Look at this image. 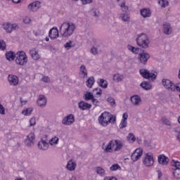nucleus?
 <instances>
[{
  "label": "nucleus",
  "mask_w": 180,
  "mask_h": 180,
  "mask_svg": "<svg viewBox=\"0 0 180 180\" xmlns=\"http://www.w3.org/2000/svg\"><path fill=\"white\" fill-rule=\"evenodd\" d=\"M123 148V142L119 139H112L108 142L107 146L103 145L102 149L104 153H115L120 151Z\"/></svg>",
  "instance_id": "f257e3e1"
},
{
  "label": "nucleus",
  "mask_w": 180,
  "mask_h": 180,
  "mask_svg": "<svg viewBox=\"0 0 180 180\" xmlns=\"http://www.w3.org/2000/svg\"><path fill=\"white\" fill-rule=\"evenodd\" d=\"M75 29H77V27L74 23L65 22L59 28L60 36H62V37H70L74 34Z\"/></svg>",
  "instance_id": "f03ea898"
},
{
  "label": "nucleus",
  "mask_w": 180,
  "mask_h": 180,
  "mask_svg": "<svg viewBox=\"0 0 180 180\" xmlns=\"http://www.w3.org/2000/svg\"><path fill=\"white\" fill-rule=\"evenodd\" d=\"M98 120L101 126L106 127L110 123H116V117L108 112H104L98 117Z\"/></svg>",
  "instance_id": "7ed1b4c3"
},
{
  "label": "nucleus",
  "mask_w": 180,
  "mask_h": 180,
  "mask_svg": "<svg viewBox=\"0 0 180 180\" xmlns=\"http://www.w3.org/2000/svg\"><path fill=\"white\" fill-rule=\"evenodd\" d=\"M136 44L141 49H148L150 46V38L144 33L139 34L136 38Z\"/></svg>",
  "instance_id": "20e7f679"
},
{
  "label": "nucleus",
  "mask_w": 180,
  "mask_h": 180,
  "mask_svg": "<svg viewBox=\"0 0 180 180\" xmlns=\"http://www.w3.org/2000/svg\"><path fill=\"white\" fill-rule=\"evenodd\" d=\"M140 75L145 78V79H151L152 81H155L157 79V72L152 70L148 71L147 69H141L139 70Z\"/></svg>",
  "instance_id": "39448f33"
},
{
  "label": "nucleus",
  "mask_w": 180,
  "mask_h": 180,
  "mask_svg": "<svg viewBox=\"0 0 180 180\" xmlns=\"http://www.w3.org/2000/svg\"><path fill=\"white\" fill-rule=\"evenodd\" d=\"M27 55L23 51H20L17 53V56L15 57V64L18 65H26L27 64Z\"/></svg>",
  "instance_id": "423d86ee"
},
{
  "label": "nucleus",
  "mask_w": 180,
  "mask_h": 180,
  "mask_svg": "<svg viewBox=\"0 0 180 180\" xmlns=\"http://www.w3.org/2000/svg\"><path fill=\"white\" fill-rule=\"evenodd\" d=\"M143 164L145 167H153L154 165V155L153 153L149 152L145 154L144 157L143 158Z\"/></svg>",
  "instance_id": "0eeeda50"
},
{
  "label": "nucleus",
  "mask_w": 180,
  "mask_h": 180,
  "mask_svg": "<svg viewBox=\"0 0 180 180\" xmlns=\"http://www.w3.org/2000/svg\"><path fill=\"white\" fill-rule=\"evenodd\" d=\"M162 84L167 91H175V84L168 79H162Z\"/></svg>",
  "instance_id": "6e6552de"
},
{
  "label": "nucleus",
  "mask_w": 180,
  "mask_h": 180,
  "mask_svg": "<svg viewBox=\"0 0 180 180\" xmlns=\"http://www.w3.org/2000/svg\"><path fill=\"white\" fill-rule=\"evenodd\" d=\"M138 60L141 64L146 65L147 64V61L150 60V53L146 51L139 53L138 55Z\"/></svg>",
  "instance_id": "1a4fd4ad"
},
{
  "label": "nucleus",
  "mask_w": 180,
  "mask_h": 180,
  "mask_svg": "<svg viewBox=\"0 0 180 180\" xmlns=\"http://www.w3.org/2000/svg\"><path fill=\"white\" fill-rule=\"evenodd\" d=\"M36 140V136L34 133H30L27 136V138L25 140V144L27 147H33L34 146V141Z\"/></svg>",
  "instance_id": "9d476101"
},
{
  "label": "nucleus",
  "mask_w": 180,
  "mask_h": 180,
  "mask_svg": "<svg viewBox=\"0 0 180 180\" xmlns=\"http://www.w3.org/2000/svg\"><path fill=\"white\" fill-rule=\"evenodd\" d=\"M141 155H143V149L136 148L131 154V160L133 162H136V161H139L141 158Z\"/></svg>",
  "instance_id": "9b49d317"
},
{
  "label": "nucleus",
  "mask_w": 180,
  "mask_h": 180,
  "mask_svg": "<svg viewBox=\"0 0 180 180\" xmlns=\"http://www.w3.org/2000/svg\"><path fill=\"white\" fill-rule=\"evenodd\" d=\"M3 27L7 33H12L13 30H18L19 29V26L17 24H11L9 22L4 23Z\"/></svg>",
  "instance_id": "f8f14e48"
},
{
  "label": "nucleus",
  "mask_w": 180,
  "mask_h": 180,
  "mask_svg": "<svg viewBox=\"0 0 180 180\" xmlns=\"http://www.w3.org/2000/svg\"><path fill=\"white\" fill-rule=\"evenodd\" d=\"M75 122V118L74 117V115L70 114L67 115L63 120L62 123L63 124H65V126H71L72 123Z\"/></svg>",
  "instance_id": "ddd939ff"
},
{
  "label": "nucleus",
  "mask_w": 180,
  "mask_h": 180,
  "mask_svg": "<svg viewBox=\"0 0 180 180\" xmlns=\"http://www.w3.org/2000/svg\"><path fill=\"white\" fill-rule=\"evenodd\" d=\"M130 101L134 106H140L141 105V97L139 95H134L130 97Z\"/></svg>",
  "instance_id": "4468645a"
},
{
  "label": "nucleus",
  "mask_w": 180,
  "mask_h": 180,
  "mask_svg": "<svg viewBox=\"0 0 180 180\" xmlns=\"http://www.w3.org/2000/svg\"><path fill=\"white\" fill-rule=\"evenodd\" d=\"M162 32L164 34L169 35L172 33V26L169 22H164L162 25Z\"/></svg>",
  "instance_id": "2eb2a0df"
},
{
  "label": "nucleus",
  "mask_w": 180,
  "mask_h": 180,
  "mask_svg": "<svg viewBox=\"0 0 180 180\" xmlns=\"http://www.w3.org/2000/svg\"><path fill=\"white\" fill-rule=\"evenodd\" d=\"M40 1H37L28 5L27 8L30 12H37L40 8Z\"/></svg>",
  "instance_id": "dca6fc26"
},
{
  "label": "nucleus",
  "mask_w": 180,
  "mask_h": 180,
  "mask_svg": "<svg viewBox=\"0 0 180 180\" xmlns=\"http://www.w3.org/2000/svg\"><path fill=\"white\" fill-rule=\"evenodd\" d=\"M8 81L11 86H16L19 84V77L16 75H9L8 77Z\"/></svg>",
  "instance_id": "f3484780"
},
{
  "label": "nucleus",
  "mask_w": 180,
  "mask_h": 180,
  "mask_svg": "<svg viewBox=\"0 0 180 180\" xmlns=\"http://www.w3.org/2000/svg\"><path fill=\"white\" fill-rule=\"evenodd\" d=\"M127 119H129V115L127 112H124L122 115V118L119 125L120 129H124L127 127Z\"/></svg>",
  "instance_id": "a211bd4d"
},
{
  "label": "nucleus",
  "mask_w": 180,
  "mask_h": 180,
  "mask_svg": "<svg viewBox=\"0 0 180 180\" xmlns=\"http://www.w3.org/2000/svg\"><path fill=\"white\" fill-rule=\"evenodd\" d=\"M78 107L80 110H89L92 108V105L82 101L78 103Z\"/></svg>",
  "instance_id": "6ab92c4d"
},
{
  "label": "nucleus",
  "mask_w": 180,
  "mask_h": 180,
  "mask_svg": "<svg viewBox=\"0 0 180 180\" xmlns=\"http://www.w3.org/2000/svg\"><path fill=\"white\" fill-rule=\"evenodd\" d=\"M37 103L38 105L40 106V108H44L46 105H47V98L46 96L43 94L39 95L38 100L37 101Z\"/></svg>",
  "instance_id": "aec40b11"
},
{
  "label": "nucleus",
  "mask_w": 180,
  "mask_h": 180,
  "mask_svg": "<svg viewBox=\"0 0 180 180\" xmlns=\"http://www.w3.org/2000/svg\"><path fill=\"white\" fill-rule=\"evenodd\" d=\"M158 161L161 165L165 166L169 162V159L165 155H159L158 157Z\"/></svg>",
  "instance_id": "412c9836"
},
{
  "label": "nucleus",
  "mask_w": 180,
  "mask_h": 180,
  "mask_svg": "<svg viewBox=\"0 0 180 180\" xmlns=\"http://www.w3.org/2000/svg\"><path fill=\"white\" fill-rule=\"evenodd\" d=\"M49 36L51 40L57 39L59 36L58 29H57V27H53L51 29L49 32Z\"/></svg>",
  "instance_id": "4be33fe9"
},
{
  "label": "nucleus",
  "mask_w": 180,
  "mask_h": 180,
  "mask_svg": "<svg viewBox=\"0 0 180 180\" xmlns=\"http://www.w3.org/2000/svg\"><path fill=\"white\" fill-rule=\"evenodd\" d=\"M66 168L68 171H75V168H77V162L74 160H69L66 165Z\"/></svg>",
  "instance_id": "5701e85b"
},
{
  "label": "nucleus",
  "mask_w": 180,
  "mask_h": 180,
  "mask_svg": "<svg viewBox=\"0 0 180 180\" xmlns=\"http://www.w3.org/2000/svg\"><path fill=\"white\" fill-rule=\"evenodd\" d=\"M30 55L33 60H40L41 56L39 54V51L36 49H32L30 51Z\"/></svg>",
  "instance_id": "b1692460"
},
{
  "label": "nucleus",
  "mask_w": 180,
  "mask_h": 180,
  "mask_svg": "<svg viewBox=\"0 0 180 180\" xmlns=\"http://www.w3.org/2000/svg\"><path fill=\"white\" fill-rule=\"evenodd\" d=\"M38 148H39V150H43L44 151L49 150V143L43 139H41L38 143Z\"/></svg>",
  "instance_id": "393cba45"
},
{
  "label": "nucleus",
  "mask_w": 180,
  "mask_h": 180,
  "mask_svg": "<svg viewBox=\"0 0 180 180\" xmlns=\"http://www.w3.org/2000/svg\"><path fill=\"white\" fill-rule=\"evenodd\" d=\"M80 78H86L88 77V71L86 70V67L85 65H82L79 68Z\"/></svg>",
  "instance_id": "a878e982"
},
{
  "label": "nucleus",
  "mask_w": 180,
  "mask_h": 180,
  "mask_svg": "<svg viewBox=\"0 0 180 180\" xmlns=\"http://www.w3.org/2000/svg\"><path fill=\"white\" fill-rule=\"evenodd\" d=\"M6 58L8 61H13L16 58V53L13 51H8L6 53Z\"/></svg>",
  "instance_id": "bb28decb"
},
{
  "label": "nucleus",
  "mask_w": 180,
  "mask_h": 180,
  "mask_svg": "<svg viewBox=\"0 0 180 180\" xmlns=\"http://www.w3.org/2000/svg\"><path fill=\"white\" fill-rule=\"evenodd\" d=\"M124 78V76L119 73H116L112 76V79L113 81H115V82H122Z\"/></svg>",
  "instance_id": "cd10ccee"
},
{
  "label": "nucleus",
  "mask_w": 180,
  "mask_h": 180,
  "mask_svg": "<svg viewBox=\"0 0 180 180\" xmlns=\"http://www.w3.org/2000/svg\"><path fill=\"white\" fill-rule=\"evenodd\" d=\"M141 15L143 18H150L151 16V11L148 8H143L141 10Z\"/></svg>",
  "instance_id": "c85d7f7f"
},
{
  "label": "nucleus",
  "mask_w": 180,
  "mask_h": 180,
  "mask_svg": "<svg viewBox=\"0 0 180 180\" xmlns=\"http://www.w3.org/2000/svg\"><path fill=\"white\" fill-rule=\"evenodd\" d=\"M97 83L98 84L99 86H101V88H108V81L103 79H98L97 80Z\"/></svg>",
  "instance_id": "c756f323"
},
{
  "label": "nucleus",
  "mask_w": 180,
  "mask_h": 180,
  "mask_svg": "<svg viewBox=\"0 0 180 180\" xmlns=\"http://www.w3.org/2000/svg\"><path fill=\"white\" fill-rule=\"evenodd\" d=\"M140 86H141V88H143V89H145L146 91H148L152 88L151 84L148 82H143L142 83H141Z\"/></svg>",
  "instance_id": "7c9ffc66"
},
{
  "label": "nucleus",
  "mask_w": 180,
  "mask_h": 180,
  "mask_svg": "<svg viewBox=\"0 0 180 180\" xmlns=\"http://www.w3.org/2000/svg\"><path fill=\"white\" fill-rule=\"evenodd\" d=\"M95 84V78L94 77H90L86 82V85L88 88H92Z\"/></svg>",
  "instance_id": "2f4dec72"
},
{
  "label": "nucleus",
  "mask_w": 180,
  "mask_h": 180,
  "mask_svg": "<svg viewBox=\"0 0 180 180\" xmlns=\"http://www.w3.org/2000/svg\"><path fill=\"white\" fill-rule=\"evenodd\" d=\"M96 174L99 175L100 176H105L106 175V172H105V169L101 167H97L96 168Z\"/></svg>",
  "instance_id": "473e14b6"
},
{
  "label": "nucleus",
  "mask_w": 180,
  "mask_h": 180,
  "mask_svg": "<svg viewBox=\"0 0 180 180\" xmlns=\"http://www.w3.org/2000/svg\"><path fill=\"white\" fill-rule=\"evenodd\" d=\"M32 112H33L32 108H27L22 111V114L24 115V116H30Z\"/></svg>",
  "instance_id": "72a5a7b5"
},
{
  "label": "nucleus",
  "mask_w": 180,
  "mask_h": 180,
  "mask_svg": "<svg viewBox=\"0 0 180 180\" xmlns=\"http://www.w3.org/2000/svg\"><path fill=\"white\" fill-rule=\"evenodd\" d=\"M158 4L162 8H167L169 6V1H168V0H158Z\"/></svg>",
  "instance_id": "f704fd0d"
},
{
  "label": "nucleus",
  "mask_w": 180,
  "mask_h": 180,
  "mask_svg": "<svg viewBox=\"0 0 180 180\" xmlns=\"http://www.w3.org/2000/svg\"><path fill=\"white\" fill-rule=\"evenodd\" d=\"M94 99V94L89 91L84 94V101H92Z\"/></svg>",
  "instance_id": "c9c22d12"
},
{
  "label": "nucleus",
  "mask_w": 180,
  "mask_h": 180,
  "mask_svg": "<svg viewBox=\"0 0 180 180\" xmlns=\"http://www.w3.org/2000/svg\"><path fill=\"white\" fill-rule=\"evenodd\" d=\"M120 18L122 19V20H123V22H130V16L129 15V14L121 13Z\"/></svg>",
  "instance_id": "e433bc0d"
},
{
  "label": "nucleus",
  "mask_w": 180,
  "mask_h": 180,
  "mask_svg": "<svg viewBox=\"0 0 180 180\" xmlns=\"http://www.w3.org/2000/svg\"><path fill=\"white\" fill-rule=\"evenodd\" d=\"M58 137L54 136L53 137L49 142L50 146H56V144H58Z\"/></svg>",
  "instance_id": "4c0bfd02"
},
{
  "label": "nucleus",
  "mask_w": 180,
  "mask_h": 180,
  "mask_svg": "<svg viewBox=\"0 0 180 180\" xmlns=\"http://www.w3.org/2000/svg\"><path fill=\"white\" fill-rule=\"evenodd\" d=\"M127 139L129 143H134V141H136V136H134L133 133H129L127 137Z\"/></svg>",
  "instance_id": "58836bf2"
},
{
  "label": "nucleus",
  "mask_w": 180,
  "mask_h": 180,
  "mask_svg": "<svg viewBox=\"0 0 180 180\" xmlns=\"http://www.w3.org/2000/svg\"><path fill=\"white\" fill-rule=\"evenodd\" d=\"M173 175L174 178H180V168H173Z\"/></svg>",
  "instance_id": "ea45409f"
},
{
  "label": "nucleus",
  "mask_w": 180,
  "mask_h": 180,
  "mask_svg": "<svg viewBox=\"0 0 180 180\" xmlns=\"http://www.w3.org/2000/svg\"><path fill=\"white\" fill-rule=\"evenodd\" d=\"M90 53H91V54H93L94 56H96V54L99 53V46H97L91 47Z\"/></svg>",
  "instance_id": "a19ab883"
},
{
  "label": "nucleus",
  "mask_w": 180,
  "mask_h": 180,
  "mask_svg": "<svg viewBox=\"0 0 180 180\" xmlns=\"http://www.w3.org/2000/svg\"><path fill=\"white\" fill-rule=\"evenodd\" d=\"M122 12H127L129 11V7L126 6V1H123V2L120 5Z\"/></svg>",
  "instance_id": "79ce46f5"
},
{
  "label": "nucleus",
  "mask_w": 180,
  "mask_h": 180,
  "mask_svg": "<svg viewBox=\"0 0 180 180\" xmlns=\"http://www.w3.org/2000/svg\"><path fill=\"white\" fill-rule=\"evenodd\" d=\"M172 166L174 167V168H180V162L176 160H172Z\"/></svg>",
  "instance_id": "37998d69"
},
{
  "label": "nucleus",
  "mask_w": 180,
  "mask_h": 180,
  "mask_svg": "<svg viewBox=\"0 0 180 180\" xmlns=\"http://www.w3.org/2000/svg\"><path fill=\"white\" fill-rule=\"evenodd\" d=\"M0 50L1 51H4V50H6V42L5 41L0 39Z\"/></svg>",
  "instance_id": "c03bdc74"
},
{
  "label": "nucleus",
  "mask_w": 180,
  "mask_h": 180,
  "mask_svg": "<svg viewBox=\"0 0 180 180\" xmlns=\"http://www.w3.org/2000/svg\"><path fill=\"white\" fill-rule=\"evenodd\" d=\"M162 123L163 124H165V126H171V121H169V120L165 117H163L162 119Z\"/></svg>",
  "instance_id": "a18cd8bd"
},
{
  "label": "nucleus",
  "mask_w": 180,
  "mask_h": 180,
  "mask_svg": "<svg viewBox=\"0 0 180 180\" xmlns=\"http://www.w3.org/2000/svg\"><path fill=\"white\" fill-rule=\"evenodd\" d=\"M94 95H102V90L99 88H96L93 90Z\"/></svg>",
  "instance_id": "49530a36"
},
{
  "label": "nucleus",
  "mask_w": 180,
  "mask_h": 180,
  "mask_svg": "<svg viewBox=\"0 0 180 180\" xmlns=\"http://www.w3.org/2000/svg\"><path fill=\"white\" fill-rule=\"evenodd\" d=\"M65 49H67V50H70L71 48H72V41H69L66 44H64Z\"/></svg>",
  "instance_id": "de8ad7c7"
},
{
  "label": "nucleus",
  "mask_w": 180,
  "mask_h": 180,
  "mask_svg": "<svg viewBox=\"0 0 180 180\" xmlns=\"http://www.w3.org/2000/svg\"><path fill=\"white\" fill-rule=\"evenodd\" d=\"M107 101L111 105V106H113V105H115L116 102L115 101V98L112 97H108L107 99Z\"/></svg>",
  "instance_id": "09e8293b"
},
{
  "label": "nucleus",
  "mask_w": 180,
  "mask_h": 180,
  "mask_svg": "<svg viewBox=\"0 0 180 180\" xmlns=\"http://www.w3.org/2000/svg\"><path fill=\"white\" fill-rule=\"evenodd\" d=\"M119 168H120V166H119V165H117V164L112 165L110 167L111 171H117V169H119Z\"/></svg>",
  "instance_id": "8fccbe9b"
},
{
  "label": "nucleus",
  "mask_w": 180,
  "mask_h": 180,
  "mask_svg": "<svg viewBox=\"0 0 180 180\" xmlns=\"http://www.w3.org/2000/svg\"><path fill=\"white\" fill-rule=\"evenodd\" d=\"M36 124V118L32 117L30 120V126H34Z\"/></svg>",
  "instance_id": "3c124183"
},
{
  "label": "nucleus",
  "mask_w": 180,
  "mask_h": 180,
  "mask_svg": "<svg viewBox=\"0 0 180 180\" xmlns=\"http://www.w3.org/2000/svg\"><path fill=\"white\" fill-rule=\"evenodd\" d=\"M91 101L93 105H95V106H98V105H99V101H98V99L95 98L93 97V98H91Z\"/></svg>",
  "instance_id": "603ef678"
},
{
  "label": "nucleus",
  "mask_w": 180,
  "mask_h": 180,
  "mask_svg": "<svg viewBox=\"0 0 180 180\" xmlns=\"http://www.w3.org/2000/svg\"><path fill=\"white\" fill-rule=\"evenodd\" d=\"M0 115H5V108L0 103Z\"/></svg>",
  "instance_id": "864d4df0"
},
{
  "label": "nucleus",
  "mask_w": 180,
  "mask_h": 180,
  "mask_svg": "<svg viewBox=\"0 0 180 180\" xmlns=\"http://www.w3.org/2000/svg\"><path fill=\"white\" fill-rule=\"evenodd\" d=\"M41 81H43V82H50V78H49V77L47 76H44L42 78H41Z\"/></svg>",
  "instance_id": "5fc2aeb1"
},
{
  "label": "nucleus",
  "mask_w": 180,
  "mask_h": 180,
  "mask_svg": "<svg viewBox=\"0 0 180 180\" xmlns=\"http://www.w3.org/2000/svg\"><path fill=\"white\" fill-rule=\"evenodd\" d=\"M93 0H81L83 5H88V4H92Z\"/></svg>",
  "instance_id": "6e6d98bb"
},
{
  "label": "nucleus",
  "mask_w": 180,
  "mask_h": 180,
  "mask_svg": "<svg viewBox=\"0 0 180 180\" xmlns=\"http://www.w3.org/2000/svg\"><path fill=\"white\" fill-rule=\"evenodd\" d=\"M174 91H177V92H180V83H177L174 84Z\"/></svg>",
  "instance_id": "4d7b16f0"
},
{
  "label": "nucleus",
  "mask_w": 180,
  "mask_h": 180,
  "mask_svg": "<svg viewBox=\"0 0 180 180\" xmlns=\"http://www.w3.org/2000/svg\"><path fill=\"white\" fill-rule=\"evenodd\" d=\"M30 18L29 17H25L23 20L24 23L29 24L30 23Z\"/></svg>",
  "instance_id": "13d9d810"
},
{
  "label": "nucleus",
  "mask_w": 180,
  "mask_h": 180,
  "mask_svg": "<svg viewBox=\"0 0 180 180\" xmlns=\"http://www.w3.org/2000/svg\"><path fill=\"white\" fill-rule=\"evenodd\" d=\"M139 50L140 49L134 47V49H132V53H134V54H139Z\"/></svg>",
  "instance_id": "bf43d9fd"
},
{
  "label": "nucleus",
  "mask_w": 180,
  "mask_h": 180,
  "mask_svg": "<svg viewBox=\"0 0 180 180\" xmlns=\"http://www.w3.org/2000/svg\"><path fill=\"white\" fill-rule=\"evenodd\" d=\"M104 180H117V179H116V177H113V176L110 177V176H109V177H105L104 179Z\"/></svg>",
  "instance_id": "052dcab7"
},
{
  "label": "nucleus",
  "mask_w": 180,
  "mask_h": 180,
  "mask_svg": "<svg viewBox=\"0 0 180 180\" xmlns=\"http://www.w3.org/2000/svg\"><path fill=\"white\" fill-rule=\"evenodd\" d=\"M158 179L162 176V172L161 170H158Z\"/></svg>",
  "instance_id": "680f3d73"
},
{
  "label": "nucleus",
  "mask_w": 180,
  "mask_h": 180,
  "mask_svg": "<svg viewBox=\"0 0 180 180\" xmlns=\"http://www.w3.org/2000/svg\"><path fill=\"white\" fill-rule=\"evenodd\" d=\"M127 48H128V50H129L130 51H132L134 46L131 45H128Z\"/></svg>",
  "instance_id": "e2e57ef3"
},
{
  "label": "nucleus",
  "mask_w": 180,
  "mask_h": 180,
  "mask_svg": "<svg viewBox=\"0 0 180 180\" xmlns=\"http://www.w3.org/2000/svg\"><path fill=\"white\" fill-rule=\"evenodd\" d=\"M69 180H78L75 176H72L69 179Z\"/></svg>",
  "instance_id": "0e129e2a"
},
{
  "label": "nucleus",
  "mask_w": 180,
  "mask_h": 180,
  "mask_svg": "<svg viewBox=\"0 0 180 180\" xmlns=\"http://www.w3.org/2000/svg\"><path fill=\"white\" fill-rule=\"evenodd\" d=\"M14 4H20V0H12Z\"/></svg>",
  "instance_id": "69168bd1"
},
{
  "label": "nucleus",
  "mask_w": 180,
  "mask_h": 180,
  "mask_svg": "<svg viewBox=\"0 0 180 180\" xmlns=\"http://www.w3.org/2000/svg\"><path fill=\"white\" fill-rule=\"evenodd\" d=\"M94 16H98V14H96V11H94Z\"/></svg>",
  "instance_id": "338daca9"
},
{
  "label": "nucleus",
  "mask_w": 180,
  "mask_h": 180,
  "mask_svg": "<svg viewBox=\"0 0 180 180\" xmlns=\"http://www.w3.org/2000/svg\"><path fill=\"white\" fill-rule=\"evenodd\" d=\"M177 120H178L179 123H180V116L178 117Z\"/></svg>",
  "instance_id": "774afa93"
}]
</instances>
